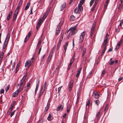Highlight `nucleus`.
I'll use <instances>...</instances> for the list:
<instances>
[{
  "label": "nucleus",
  "instance_id": "nucleus-17",
  "mask_svg": "<svg viewBox=\"0 0 123 123\" xmlns=\"http://www.w3.org/2000/svg\"><path fill=\"white\" fill-rule=\"evenodd\" d=\"M68 44V42H67L66 43L65 45L64 46V49L65 51V53L67 49V47Z\"/></svg>",
  "mask_w": 123,
  "mask_h": 123
},
{
  "label": "nucleus",
  "instance_id": "nucleus-27",
  "mask_svg": "<svg viewBox=\"0 0 123 123\" xmlns=\"http://www.w3.org/2000/svg\"><path fill=\"white\" fill-rule=\"evenodd\" d=\"M48 120H50L52 119V115L50 114H49L48 117L47 118Z\"/></svg>",
  "mask_w": 123,
  "mask_h": 123
},
{
  "label": "nucleus",
  "instance_id": "nucleus-44",
  "mask_svg": "<svg viewBox=\"0 0 123 123\" xmlns=\"http://www.w3.org/2000/svg\"><path fill=\"white\" fill-rule=\"evenodd\" d=\"M116 31L117 32H119L120 31V30L119 28L118 27H115Z\"/></svg>",
  "mask_w": 123,
  "mask_h": 123
},
{
  "label": "nucleus",
  "instance_id": "nucleus-32",
  "mask_svg": "<svg viewBox=\"0 0 123 123\" xmlns=\"http://www.w3.org/2000/svg\"><path fill=\"white\" fill-rule=\"evenodd\" d=\"M119 26L122 27V28H123V20H122L120 21Z\"/></svg>",
  "mask_w": 123,
  "mask_h": 123
},
{
  "label": "nucleus",
  "instance_id": "nucleus-14",
  "mask_svg": "<svg viewBox=\"0 0 123 123\" xmlns=\"http://www.w3.org/2000/svg\"><path fill=\"white\" fill-rule=\"evenodd\" d=\"M66 4V3L64 2L61 5L60 7L61 11H62L63 9L65 7Z\"/></svg>",
  "mask_w": 123,
  "mask_h": 123
},
{
  "label": "nucleus",
  "instance_id": "nucleus-59",
  "mask_svg": "<svg viewBox=\"0 0 123 123\" xmlns=\"http://www.w3.org/2000/svg\"><path fill=\"white\" fill-rule=\"evenodd\" d=\"M63 39V37L62 36H61L60 37L59 40H60V41H62Z\"/></svg>",
  "mask_w": 123,
  "mask_h": 123
},
{
  "label": "nucleus",
  "instance_id": "nucleus-30",
  "mask_svg": "<svg viewBox=\"0 0 123 123\" xmlns=\"http://www.w3.org/2000/svg\"><path fill=\"white\" fill-rule=\"evenodd\" d=\"M86 49H84L83 50V52L82 56V57H83L84 55L86 52Z\"/></svg>",
  "mask_w": 123,
  "mask_h": 123
},
{
  "label": "nucleus",
  "instance_id": "nucleus-13",
  "mask_svg": "<svg viewBox=\"0 0 123 123\" xmlns=\"http://www.w3.org/2000/svg\"><path fill=\"white\" fill-rule=\"evenodd\" d=\"M73 82L72 81H71L69 82V90L70 91L71 90L72 88L73 87Z\"/></svg>",
  "mask_w": 123,
  "mask_h": 123
},
{
  "label": "nucleus",
  "instance_id": "nucleus-11",
  "mask_svg": "<svg viewBox=\"0 0 123 123\" xmlns=\"http://www.w3.org/2000/svg\"><path fill=\"white\" fill-rule=\"evenodd\" d=\"M52 53H51L50 54H49V56L48 57V58L47 60V63H49L50 61L51 58L52 57Z\"/></svg>",
  "mask_w": 123,
  "mask_h": 123
},
{
  "label": "nucleus",
  "instance_id": "nucleus-36",
  "mask_svg": "<svg viewBox=\"0 0 123 123\" xmlns=\"http://www.w3.org/2000/svg\"><path fill=\"white\" fill-rule=\"evenodd\" d=\"M95 104L97 105L98 106L100 102L98 100H97L94 101Z\"/></svg>",
  "mask_w": 123,
  "mask_h": 123
},
{
  "label": "nucleus",
  "instance_id": "nucleus-18",
  "mask_svg": "<svg viewBox=\"0 0 123 123\" xmlns=\"http://www.w3.org/2000/svg\"><path fill=\"white\" fill-rule=\"evenodd\" d=\"M30 85L31 84L30 83H28L26 86L27 87H26V89L25 90H24V91L27 92V91L29 90V87H30Z\"/></svg>",
  "mask_w": 123,
  "mask_h": 123
},
{
  "label": "nucleus",
  "instance_id": "nucleus-47",
  "mask_svg": "<svg viewBox=\"0 0 123 123\" xmlns=\"http://www.w3.org/2000/svg\"><path fill=\"white\" fill-rule=\"evenodd\" d=\"M85 0H81L80 1V4H81V5H82L84 2Z\"/></svg>",
  "mask_w": 123,
  "mask_h": 123
},
{
  "label": "nucleus",
  "instance_id": "nucleus-45",
  "mask_svg": "<svg viewBox=\"0 0 123 123\" xmlns=\"http://www.w3.org/2000/svg\"><path fill=\"white\" fill-rule=\"evenodd\" d=\"M41 41H40L37 44V48L39 47L41 45Z\"/></svg>",
  "mask_w": 123,
  "mask_h": 123
},
{
  "label": "nucleus",
  "instance_id": "nucleus-8",
  "mask_svg": "<svg viewBox=\"0 0 123 123\" xmlns=\"http://www.w3.org/2000/svg\"><path fill=\"white\" fill-rule=\"evenodd\" d=\"M47 84L46 82H45L43 86L42 87L41 90L44 92L46 89H47Z\"/></svg>",
  "mask_w": 123,
  "mask_h": 123
},
{
  "label": "nucleus",
  "instance_id": "nucleus-46",
  "mask_svg": "<svg viewBox=\"0 0 123 123\" xmlns=\"http://www.w3.org/2000/svg\"><path fill=\"white\" fill-rule=\"evenodd\" d=\"M95 0H91L90 3V6H91L92 5L93 3L94 2Z\"/></svg>",
  "mask_w": 123,
  "mask_h": 123
},
{
  "label": "nucleus",
  "instance_id": "nucleus-49",
  "mask_svg": "<svg viewBox=\"0 0 123 123\" xmlns=\"http://www.w3.org/2000/svg\"><path fill=\"white\" fill-rule=\"evenodd\" d=\"M114 63V61L113 60V61H111L109 63V64L110 65H112Z\"/></svg>",
  "mask_w": 123,
  "mask_h": 123
},
{
  "label": "nucleus",
  "instance_id": "nucleus-43",
  "mask_svg": "<svg viewBox=\"0 0 123 123\" xmlns=\"http://www.w3.org/2000/svg\"><path fill=\"white\" fill-rule=\"evenodd\" d=\"M75 57V55L74 54V55L73 56L72 59H71L70 62L71 63H73L74 59Z\"/></svg>",
  "mask_w": 123,
  "mask_h": 123
},
{
  "label": "nucleus",
  "instance_id": "nucleus-41",
  "mask_svg": "<svg viewBox=\"0 0 123 123\" xmlns=\"http://www.w3.org/2000/svg\"><path fill=\"white\" fill-rule=\"evenodd\" d=\"M39 87V85L38 84H37L36 86L35 89V94H36L37 93V92L38 90V88Z\"/></svg>",
  "mask_w": 123,
  "mask_h": 123
},
{
  "label": "nucleus",
  "instance_id": "nucleus-38",
  "mask_svg": "<svg viewBox=\"0 0 123 123\" xmlns=\"http://www.w3.org/2000/svg\"><path fill=\"white\" fill-rule=\"evenodd\" d=\"M41 23L38 22L37 23V30L38 28H39V27L41 25Z\"/></svg>",
  "mask_w": 123,
  "mask_h": 123
},
{
  "label": "nucleus",
  "instance_id": "nucleus-25",
  "mask_svg": "<svg viewBox=\"0 0 123 123\" xmlns=\"http://www.w3.org/2000/svg\"><path fill=\"white\" fill-rule=\"evenodd\" d=\"M74 12L76 13H79V8L78 7H76L74 10Z\"/></svg>",
  "mask_w": 123,
  "mask_h": 123
},
{
  "label": "nucleus",
  "instance_id": "nucleus-26",
  "mask_svg": "<svg viewBox=\"0 0 123 123\" xmlns=\"http://www.w3.org/2000/svg\"><path fill=\"white\" fill-rule=\"evenodd\" d=\"M44 91H42V90H41L40 92L39 97H38V98H40V97H41V96L43 95V93L44 92Z\"/></svg>",
  "mask_w": 123,
  "mask_h": 123
},
{
  "label": "nucleus",
  "instance_id": "nucleus-53",
  "mask_svg": "<svg viewBox=\"0 0 123 123\" xmlns=\"http://www.w3.org/2000/svg\"><path fill=\"white\" fill-rule=\"evenodd\" d=\"M22 3V1L21 0H20L19 4L18 5V6H20L21 5Z\"/></svg>",
  "mask_w": 123,
  "mask_h": 123
},
{
  "label": "nucleus",
  "instance_id": "nucleus-16",
  "mask_svg": "<svg viewBox=\"0 0 123 123\" xmlns=\"http://www.w3.org/2000/svg\"><path fill=\"white\" fill-rule=\"evenodd\" d=\"M10 34L9 33H8L6 36V38L5 39V41L6 42H8L9 40V39L10 37Z\"/></svg>",
  "mask_w": 123,
  "mask_h": 123
},
{
  "label": "nucleus",
  "instance_id": "nucleus-23",
  "mask_svg": "<svg viewBox=\"0 0 123 123\" xmlns=\"http://www.w3.org/2000/svg\"><path fill=\"white\" fill-rule=\"evenodd\" d=\"M18 14V13H17V12H15V13L14 14V16H13V21H14L16 19Z\"/></svg>",
  "mask_w": 123,
  "mask_h": 123
},
{
  "label": "nucleus",
  "instance_id": "nucleus-34",
  "mask_svg": "<svg viewBox=\"0 0 123 123\" xmlns=\"http://www.w3.org/2000/svg\"><path fill=\"white\" fill-rule=\"evenodd\" d=\"M19 67V64H17L16 68V71L15 72V73H16L18 71Z\"/></svg>",
  "mask_w": 123,
  "mask_h": 123
},
{
  "label": "nucleus",
  "instance_id": "nucleus-58",
  "mask_svg": "<svg viewBox=\"0 0 123 123\" xmlns=\"http://www.w3.org/2000/svg\"><path fill=\"white\" fill-rule=\"evenodd\" d=\"M95 6H94V5H93L91 9V10L92 11H94V8L95 7Z\"/></svg>",
  "mask_w": 123,
  "mask_h": 123
},
{
  "label": "nucleus",
  "instance_id": "nucleus-5",
  "mask_svg": "<svg viewBox=\"0 0 123 123\" xmlns=\"http://www.w3.org/2000/svg\"><path fill=\"white\" fill-rule=\"evenodd\" d=\"M34 59L33 57H32L31 58V60L30 61L29 60L26 61L25 64V66L26 67L29 65V67H30L33 62V61H32V60H34Z\"/></svg>",
  "mask_w": 123,
  "mask_h": 123
},
{
  "label": "nucleus",
  "instance_id": "nucleus-7",
  "mask_svg": "<svg viewBox=\"0 0 123 123\" xmlns=\"http://www.w3.org/2000/svg\"><path fill=\"white\" fill-rule=\"evenodd\" d=\"M22 91V90H21L19 88L13 93L12 94V97H16L18 95L19 92H20Z\"/></svg>",
  "mask_w": 123,
  "mask_h": 123
},
{
  "label": "nucleus",
  "instance_id": "nucleus-22",
  "mask_svg": "<svg viewBox=\"0 0 123 123\" xmlns=\"http://www.w3.org/2000/svg\"><path fill=\"white\" fill-rule=\"evenodd\" d=\"M80 11H82L83 10V7L81 4H78V7Z\"/></svg>",
  "mask_w": 123,
  "mask_h": 123
},
{
  "label": "nucleus",
  "instance_id": "nucleus-31",
  "mask_svg": "<svg viewBox=\"0 0 123 123\" xmlns=\"http://www.w3.org/2000/svg\"><path fill=\"white\" fill-rule=\"evenodd\" d=\"M49 108V105L48 104L47 105V106L45 108V109L44 111V112L47 111H48Z\"/></svg>",
  "mask_w": 123,
  "mask_h": 123
},
{
  "label": "nucleus",
  "instance_id": "nucleus-60",
  "mask_svg": "<svg viewBox=\"0 0 123 123\" xmlns=\"http://www.w3.org/2000/svg\"><path fill=\"white\" fill-rule=\"evenodd\" d=\"M90 103H86V109H87V106H88V107L89 106V105H90Z\"/></svg>",
  "mask_w": 123,
  "mask_h": 123
},
{
  "label": "nucleus",
  "instance_id": "nucleus-10",
  "mask_svg": "<svg viewBox=\"0 0 123 123\" xmlns=\"http://www.w3.org/2000/svg\"><path fill=\"white\" fill-rule=\"evenodd\" d=\"M63 105H59L58 106L56 110L57 111H59V110L62 111L63 110Z\"/></svg>",
  "mask_w": 123,
  "mask_h": 123
},
{
  "label": "nucleus",
  "instance_id": "nucleus-4",
  "mask_svg": "<svg viewBox=\"0 0 123 123\" xmlns=\"http://www.w3.org/2000/svg\"><path fill=\"white\" fill-rule=\"evenodd\" d=\"M62 23V22L61 21L59 23L58 25L57 26L55 34L56 35H57L59 33L61 29V27Z\"/></svg>",
  "mask_w": 123,
  "mask_h": 123
},
{
  "label": "nucleus",
  "instance_id": "nucleus-1",
  "mask_svg": "<svg viewBox=\"0 0 123 123\" xmlns=\"http://www.w3.org/2000/svg\"><path fill=\"white\" fill-rule=\"evenodd\" d=\"M78 31L76 26H75L73 27H70L68 31L69 32L68 35V38H70L73 34L76 33Z\"/></svg>",
  "mask_w": 123,
  "mask_h": 123
},
{
  "label": "nucleus",
  "instance_id": "nucleus-24",
  "mask_svg": "<svg viewBox=\"0 0 123 123\" xmlns=\"http://www.w3.org/2000/svg\"><path fill=\"white\" fill-rule=\"evenodd\" d=\"M30 5V2H29L27 3V5L25 7V10H26L29 7Z\"/></svg>",
  "mask_w": 123,
  "mask_h": 123
},
{
  "label": "nucleus",
  "instance_id": "nucleus-55",
  "mask_svg": "<svg viewBox=\"0 0 123 123\" xmlns=\"http://www.w3.org/2000/svg\"><path fill=\"white\" fill-rule=\"evenodd\" d=\"M80 73V72H79L78 71L77 72V74L76 75V77L78 78V77Z\"/></svg>",
  "mask_w": 123,
  "mask_h": 123
},
{
  "label": "nucleus",
  "instance_id": "nucleus-33",
  "mask_svg": "<svg viewBox=\"0 0 123 123\" xmlns=\"http://www.w3.org/2000/svg\"><path fill=\"white\" fill-rule=\"evenodd\" d=\"M92 71L90 72L88 74L87 76V79L91 77V75L92 74Z\"/></svg>",
  "mask_w": 123,
  "mask_h": 123
},
{
  "label": "nucleus",
  "instance_id": "nucleus-2",
  "mask_svg": "<svg viewBox=\"0 0 123 123\" xmlns=\"http://www.w3.org/2000/svg\"><path fill=\"white\" fill-rule=\"evenodd\" d=\"M27 75V73H26L25 74L24 76L21 80L20 84V86L19 88L21 90H22L23 89V88L25 83V80Z\"/></svg>",
  "mask_w": 123,
  "mask_h": 123
},
{
  "label": "nucleus",
  "instance_id": "nucleus-62",
  "mask_svg": "<svg viewBox=\"0 0 123 123\" xmlns=\"http://www.w3.org/2000/svg\"><path fill=\"white\" fill-rule=\"evenodd\" d=\"M123 41V39L122 38H121L120 41L119 42V43L121 44L122 42Z\"/></svg>",
  "mask_w": 123,
  "mask_h": 123
},
{
  "label": "nucleus",
  "instance_id": "nucleus-54",
  "mask_svg": "<svg viewBox=\"0 0 123 123\" xmlns=\"http://www.w3.org/2000/svg\"><path fill=\"white\" fill-rule=\"evenodd\" d=\"M15 103V102H14H14L11 105V107H13L14 106Z\"/></svg>",
  "mask_w": 123,
  "mask_h": 123
},
{
  "label": "nucleus",
  "instance_id": "nucleus-63",
  "mask_svg": "<svg viewBox=\"0 0 123 123\" xmlns=\"http://www.w3.org/2000/svg\"><path fill=\"white\" fill-rule=\"evenodd\" d=\"M15 63H14L13 65L12 66V70H13L14 69V68L15 66Z\"/></svg>",
  "mask_w": 123,
  "mask_h": 123
},
{
  "label": "nucleus",
  "instance_id": "nucleus-28",
  "mask_svg": "<svg viewBox=\"0 0 123 123\" xmlns=\"http://www.w3.org/2000/svg\"><path fill=\"white\" fill-rule=\"evenodd\" d=\"M122 3H120L119 5V7L118 9L120 10H121L123 9V5H122Z\"/></svg>",
  "mask_w": 123,
  "mask_h": 123
},
{
  "label": "nucleus",
  "instance_id": "nucleus-57",
  "mask_svg": "<svg viewBox=\"0 0 123 123\" xmlns=\"http://www.w3.org/2000/svg\"><path fill=\"white\" fill-rule=\"evenodd\" d=\"M31 33L30 32H29V33H28V36H27L26 37H27V38H28V39H29V38L31 36Z\"/></svg>",
  "mask_w": 123,
  "mask_h": 123
},
{
  "label": "nucleus",
  "instance_id": "nucleus-51",
  "mask_svg": "<svg viewBox=\"0 0 123 123\" xmlns=\"http://www.w3.org/2000/svg\"><path fill=\"white\" fill-rule=\"evenodd\" d=\"M47 15V14H45V15L43 16L42 18V19H43V20H44L46 17Z\"/></svg>",
  "mask_w": 123,
  "mask_h": 123
},
{
  "label": "nucleus",
  "instance_id": "nucleus-64",
  "mask_svg": "<svg viewBox=\"0 0 123 123\" xmlns=\"http://www.w3.org/2000/svg\"><path fill=\"white\" fill-rule=\"evenodd\" d=\"M83 48V47L82 46H80V47L79 50H80L81 51Z\"/></svg>",
  "mask_w": 123,
  "mask_h": 123
},
{
  "label": "nucleus",
  "instance_id": "nucleus-20",
  "mask_svg": "<svg viewBox=\"0 0 123 123\" xmlns=\"http://www.w3.org/2000/svg\"><path fill=\"white\" fill-rule=\"evenodd\" d=\"M94 28L95 26L93 25L91 30V32L90 34L91 36H92V34L94 30Z\"/></svg>",
  "mask_w": 123,
  "mask_h": 123
},
{
  "label": "nucleus",
  "instance_id": "nucleus-29",
  "mask_svg": "<svg viewBox=\"0 0 123 123\" xmlns=\"http://www.w3.org/2000/svg\"><path fill=\"white\" fill-rule=\"evenodd\" d=\"M62 41H60V40H59L58 41V42L57 44V48L58 49L59 48V47H60V45L61 44V43Z\"/></svg>",
  "mask_w": 123,
  "mask_h": 123
},
{
  "label": "nucleus",
  "instance_id": "nucleus-15",
  "mask_svg": "<svg viewBox=\"0 0 123 123\" xmlns=\"http://www.w3.org/2000/svg\"><path fill=\"white\" fill-rule=\"evenodd\" d=\"M100 110H99L98 111V113L96 115V117L97 118V119L98 120L100 118L101 116V115H100Z\"/></svg>",
  "mask_w": 123,
  "mask_h": 123
},
{
  "label": "nucleus",
  "instance_id": "nucleus-39",
  "mask_svg": "<svg viewBox=\"0 0 123 123\" xmlns=\"http://www.w3.org/2000/svg\"><path fill=\"white\" fill-rule=\"evenodd\" d=\"M20 6H18L16 8L15 11V12H17V13H18L19 12V8Z\"/></svg>",
  "mask_w": 123,
  "mask_h": 123
},
{
  "label": "nucleus",
  "instance_id": "nucleus-48",
  "mask_svg": "<svg viewBox=\"0 0 123 123\" xmlns=\"http://www.w3.org/2000/svg\"><path fill=\"white\" fill-rule=\"evenodd\" d=\"M10 88V86L8 85L7 86V87L5 88V90L6 92Z\"/></svg>",
  "mask_w": 123,
  "mask_h": 123
},
{
  "label": "nucleus",
  "instance_id": "nucleus-19",
  "mask_svg": "<svg viewBox=\"0 0 123 123\" xmlns=\"http://www.w3.org/2000/svg\"><path fill=\"white\" fill-rule=\"evenodd\" d=\"M12 13L13 11H11L9 12L6 18V19L7 20H8L11 17V16L12 15Z\"/></svg>",
  "mask_w": 123,
  "mask_h": 123
},
{
  "label": "nucleus",
  "instance_id": "nucleus-6",
  "mask_svg": "<svg viewBox=\"0 0 123 123\" xmlns=\"http://www.w3.org/2000/svg\"><path fill=\"white\" fill-rule=\"evenodd\" d=\"M105 43L104 42V43H103L102 46L101 47L102 48H104V49L102 52L101 54V55H102L104 54L105 50V49L106 47L107 44H105Z\"/></svg>",
  "mask_w": 123,
  "mask_h": 123
},
{
  "label": "nucleus",
  "instance_id": "nucleus-3",
  "mask_svg": "<svg viewBox=\"0 0 123 123\" xmlns=\"http://www.w3.org/2000/svg\"><path fill=\"white\" fill-rule=\"evenodd\" d=\"M85 34L86 32L85 31H84L80 33L79 37V43H81L83 42Z\"/></svg>",
  "mask_w": 123,
  "mask_h": 123
},
{
  "label": "nucleus",
  "instance_id": "nucleus-21",
  "mask_svg": "<svg viewBox=\"0 0 123 123\" xmlns=\"http://www.w3.org/2000/svg\"><path fill=\"white\" fill-rule=\"evenodd\" d=\"M8 42H6V41H5L4 43L3 44V49H5L6 47L7 44Z\"/></svg>",
  "mask_w": 123,
  "mask_h": 123
},
{
  "label": "nucleus",
  "instance_id": "nucleus-52",
  "mask_svg": "<svg viewBox=\"0 0 123 123\" xmlns=\"http://www.w3.org/2000/svg\"><path fill=\"white\" fill-rule=\"evenodd\" d=\"M55 51V48H53L52 50H51V52H50V54L51 53H52V55H53V53Z\"/></svg>",
  "mask_w": 123,
  "mask_h": 123
},
{
  "label": "nucleus",
  "instance_id": "nucleus-40",
  "mask_svg": "<svg viewBox=\"0 0 123 123\" xmlns=\"http://www.w3.org/2000/svg\"><path fill=\"white\" fill-rule=\"evenodd\" d=\"M75 17L74 15H72L70 17V19L71 20H74L75 19Z\"/></svg>",
  "mask_w": 123,
  "mask_h": 123
},
{
  "label": "nucleus",
  "instance_id": "nucleus-50",
  "mask_svg": "<svg viewBox=\"0 0 123 123\" xmlns=\"http://www.w3.org/2000/svg\"><path fill=\"white\" fill-rule=\"evenodd\" d=\"M98 0H95V2L93 5L96 6L98 2Z\"/></svg>",
  "mask_w": 123,
  "mask_h": 123
},
{
  "label": "nucleus",
  "instance_id": "nucleus-37",
  "mask_svg": "<svg viewBox=\"0 0 123 123\" xmlns=\"http://www.w3.org/2000/svg\"><path fill=\"white\" fill-rule=\"evenodd\" d=\"M70 105H68L67 107V112L68 113H69V110L70 109Z\"/></svg>",
  "mask_w": 123,
  "mask_h": 123
},
{
  "label": "nucleus",
  "instance_id": "nucleus-12",
  "mask_svg": "<svg viewBox=\"0 0 123 123\" xmlns=\"http://www.w3.org/2000/svg\"><path fill=\"white\" fill-rule=\"evenodd\" d=\"M108 35L107 34H106L105 37V39L104 40L103 43H104V42H105V44H107V43H108L107 40L108 39Z\"/></svg>",
  "mask_w": 123,
  "mask_h": 123
},
{
  "label": "nucleus",
  "instance_id": "nucleus-9",
  "mask_svg": "<svg viewBox=\"0 0 123 123\" xmlns=\"http://www.w3.org/2000/svg\"><path fill=\"white\" fill-rule=\"evenodd\" d=\"M93 96L96 98H98L99 97V95L98 92L94 91L93 92Z\"/></svg>",
  "mask_w": 123,
  "mask_h": 123
},
{
  "label": "nucleus",
  "instance_id": "nucleus-56",
  "mask_svg": "<svg viewBox=\"0 0 123 123\" xmlns=\"http://www.w3.org/2000/svg\"><path fill=\"white\" fill-rule=\"evenodd\" d=\"M15 111V110L14 111H13L11 113L10 115V116L11 117L14 115Z\"/></svg>",
  "mask_w": 123,
  "mask_h": 123
},
{
  "label": "nucleus",
  "instance_id": "nucleus-42",
  "mask_svg": "<svg viewBox=\"0 0 123 123\" xmlns=\"http://www.w3.org/2000/svg\"><path fill=\"white\" fill-rule=\"evenodd\" d=\"M108 105H106L105 107L104 111H107L108 110Z\"/></svg>",
  "mask_w": 123,
  "mask_h": 123
},
{
  "label": "nucleus",
  "instance_id": "nucleus-35",
  "mask_svg": "<svg viewBox=\"0 0 123 123\" xmlns=\"http://www.w3.org/2000/svg\"><path fill=\"white\" fill-rule=\"evenodd\" d=\"M121 44L118 43L116 46V49H118L119 48V47Z\"/></svg>",
  "mask_w": 123,
  "mask_h": 123
},
{
  "label": "nucleus",
  "instance_id": "nucleus-61",
  "mask_svg": "<svg viewBox=\"0 0 123 123\" xmlns=\"http://www.w3.org/2000/svg\"><path fill=\"white\" fill-rule=\"evenodd\" d=\"M4 92V90L3 89H1L0 91V93L1 94L3 93Z\"/></svg>",
  "mask_w": 123,
  "mask_h": 123
}]
</instances>
